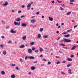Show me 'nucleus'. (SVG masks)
I'll list each match as a JSON object with an SVG mask.
<instances>
[{
  "label": "nucleus",
  "mask_w": 78,
  "mask_h": 78,
  "mask_svg": "<svg viewBox=\"0 0 78 78\" xmlns=\"http://www.w3.org/2000/svg\"><path fill=\"white\" fill-rule=\"evenodd\" d=\"M31 3H33V2H31V3H29L28 4V5L27 6V10H30V8H31Z\"/></svg>",
  "instance_id": "f257e3e1"
},
{
  "label": "nucleus",
  "mask_w": 78,
  "mask_h": 78,
  "mask_svg": "<svg viewBox=\"0 0 78 78\" xmlns=\"http://www.w3.org/2000/svg\"><path fill=\"white\" fill-rule=\"evenodd\" d=\"M70 41H71V40L67 39L66 38H65L64 39V42H70Z\"/></svg>",
  "instance_id": "f03ea898"
},
{
  "label": "nucleus",
  "mask_w": 78,
  "mask_h": 78,
  "mask_svg": "<svg viewBox=\"0 0 78 78\" xmlns=\"http://www.w3.org/2000/svg\"><path fill=\"white\" fill-rule=\"evenodd\" d=\"M14 24L15 25H18V26H19L20 25V23L19 22L18 23V22H17L16 21H14Z\"/></svg>",
  "instance_id": "7ed1b4c3"
},
{
  "label": "nucleus",
  "mask_w": 78,
  "mask_h": 78,
  "mask_svg": "<svg viewBox=\"0 0 78 78\" xmlns=\"http://www.w3.org/2000/svg\"><path fill=\"white\" fill-rule=\"evenodd\" d=\"M3 5L4 6H7L8 5V2H5V3L4 4H3Z\"/></svg>",
  "instance_id": "20e7f679"
},
{
  "label": "nucleus",
  "mask_w": 78,
  "mask_h": 78,
  "mask_svg": "<svg viewBox=\"0 0 78 78\" xmlns=\"http://www.w3.org/2000/svg\"><path fill=\"white\" fill-rule=\"evenodd\" d=\"M28 52L29 53H31L33 52V51H32V50L31 49H29L28 50Z\"/></svg>",
  "instance_id": "39448f33"
},
{
  "label": "nucleus",
  "mask_w": 78,
  "mask_h": 78,
  "mask_svg": "<svg viewBox=\"0 0 78 78\" xmlns=\"http://www.w3.org/2000/svg\"><path fill=\"white\" fill-rule=\"evenodd\" d=\"M10 32L11 33H16V31L13 30V29H12L10 30Z\"/></svg>",
  "instance_id": "423d86ee"
},
{
  "label": "nucleus",
  "mask_w": 78,
  "mask_h": 78,
  "mask_svg": "<svg viewBox=\"0 0 78 78\" xmlns=\"http://www.w3.org/2000/svg\"><path fill=\"white\" fill-rule=\"evenodd\" d=\"M30 22L31 23H35L36 22V20L35 19H33L30 21Z\"/></svg>",
  "instance_id": "0eeeda50"
},
{
  "label": "nucleus",
  "mask_w": 78,
  "mask_h": 78,
  "mask_svg": "<svg viewBox=\"0 0 78 78\" xmlns=\"http://www.w3.org/2000/svg\"><path fill=\"white\" fill-rule=\"evenodd\" d=\"M28 59H34V57L33 56H29L28 57Z\"/></svg>",
  "instance_id": "6e6552de"
},
{
  "label": "nucleus",
  "mask_w": 78,
  "mask_h": 78,
  "mask_svg": "<svg viewBox=\"0 0 78 78\" xmlns=\"http://www.w3.org/2000/svg\"><path fill=\"white\" fill-rule=\"evenodd\" d=\"M22 27H27V24L24 23H23L21 24Z\"/></svg>",
  "instance_id": "1a4fd4ad"
},
{
  "label": "nucleus",
  "mask_w": 78,
  "mask_h": 78,
  "mask_svg": "<svg viewBox=\"0 0 78 78\" xmlns=\"http://www.w3.org/2000/svg\"><path fill=\"white\" fill-rule=\"evenodd\" d=\"M21 20V19L19 18H18L16 19H15V21H17V22H20Z\"/></svg>",
  "instance_id": "9d476101"
},
{
  "label": "nucleus",
  "mask_w": 78,
  "mask_h": 78,
  "mask_svg": "<svg viewBox=\"0 0 78 78\" xmlns=\"http://www.w3.org/2000/svg\"><path fill=\"white\" fill-rule=\"evenodd\" d=\"M77 47V46H73L71 48V50H73L75 49V48H76Z\"/></svg>",
  "instance_id": "9b49d317"
},
{
  "label": "nucleus",
  "mask_w": 78,
  "mask_h": 78,
  "mask_svg": "<svg viewBox=\"0 0 78 78\" xmlns=\"http://www.w3.org/2000/svg\"><path fill=\"white\" fill-rule=\"evenodd\" d=\"M25 48L24 45H22L20 46V48Z\"/></svg>",
  "instance_id": "f8f14e48"
},
{
  "label": "nucleus",
  "mask_w": 78,
  "mask_h": 78,
  "mask_svg": "<svg viewBox=\"0 0 78 78\" xmlns=\"http://www.w3.org/2000/svg\"><path fill=\"white\" fill-rule=\"evenodd\" d=\"M31 69L32 70H34L36 69V67H35L32 66L31 67Z\"/></svg>",
  "instance_id": "ddd939ff"
},
{
  "label": "nucleus",
  "mask_w": 78,
  "mask_h": 78,
  "mask_svg": "<svg viewBox=\"0 0 78 78\" xmlns=\"http://www.w3.org/2000/svg\"><path fill=\"white\" fill-rule=\"evenodd\" d=\"M70 36V34H68L67 35H65V37H69Z\"/></svg>",
  "instance_id": "4468645a"
},
{
  "label": "nucleus",
  "mask_w": 78,
  "mask_h": 78,
  "mask_svg": "<svg viewBox=\"0 0 78 78\" xmlns=\"http://www.w3.org/2000/svg\"><path fill=\"white\" fill-rule=\"evenodd\" d=\"M49 19L50 21H53V19L51 17H49Z\"/></svg>",
  "instance_id": "2eb2a0df"
},
{
  "label": "nucleus",
  "mask_w": 78,
  "mask_h": 78,
  "mask_svg": "<svg viewBox=\"0 0 78 78\" xmlns=\"http://www.w3.org/2000/svg\"><path fill=\"white\" fill-rule=\"evenodd\" d=\"M1 73H2V75H4L5 74V71H2L1 72Z\"/></svg>",
  "instance_id": "dca6fc26"
},
{
  "label": "nucleus",
  "mask_w": 78,
  "mask_h": 78,
  "mask_svg": "<svg viewBox=\"0 0 78 78\" xmlns=\"http://www.w3.org/2000/svg\"><path fill=\"white\" fill-rule=\"evenodd\" d=\"M71 70L70 69H69L68 70V72H69V74H72V72H71Z\"/></svg>",
  "instance_id": "f3484780"
},
{
  "label": "nucleus",
  "mask_w": 78,
  "mask_h": 78,
  "mask_svg": "<svg viewBox=\"0 0 78 78\" xmlns=\"http://www.w3.org/2000/svg\"><path fill=\"white\" fill-rule=\"evenodd\" d=\"M11 77L12 78H14L15 77H16V76H15V75L14 74L13 75L11 76Z\"/></svg>",
  "instance_id": "a211bd4d"
},
{
  "label": "nucleus",
  "mask_w": 78,
  "mask_h": 78,
  "mask_svg": "<svg viewBox=\"0 0 78 78\" xmlns=\"http://www.w3.org/2000/svg\"><path fill=\"white\" fill-rule=\"evenodd\" d=\"M67 59L69 61H72V59L70 58H68Z\"/></svg>",
  "instance_id": "6ab92c4d"
},
{
  "label": "nucleus",
  "mask_w": 78,
  "mask_h": 78,
  "mask_svg": "<svg viewBox=\"0 0 78 78\" xmlns=\"http://www.w3.org/2000/svg\"><path fill=\"white\" fill-rule=\"evenodd\" d=\"M37 37L38 38H41V35L40 34H38Z\"/></svg>",
  "instance_id": "aec40b11"
},
{
  "label": "nucleus",
  "mask_w": 78,
  "mask_h": 78,
  "mask_svg": "<svg viewBox=\"0 0 78 78\" xmlns=\"http://www.w3.org/2000/svg\"><path fill=\"white\" fill-rule=\"evenodd\" d=\"M27 38V37H26V36H24L23 38V40H25Z\"/></svg>",
  "instance_id": "412c9836"
},
{
  "label": "nucleus",
  "mask_w": 78,
  "mask_h": 78,
  "mask_svg": "<svg viewBox=\"0 0 78 78\" xmlns=\"http://www.w3.org/2000/svg\"><path fill=\"white\" fill-rule=\"evenodd\" d=\"M60 46H62V47H64L66 46V45L63 43L61 44H60Z\"/></svg>",
  "instance_id": "4be33fe9"
},
{
  "label": "nucleus",
  "mask_w": 78,
  "mask_h": 78,
  "mask_svg": "<svg viewBox=\"0 0 78 78\" xmlns=\"http://www.w3.org/2000/svg\"><path fill=\"white\" fill-rule=\"evenodd\" d=\"M3 54L4 55H6V51H3Z\"/></svg>",
  "instance_id": "5701e85b"
},
{
  "label": "nucleus",
  "mask_w": 78,
  "mask_h": 78,
  "mask_svg": "<svg viewBox=\"0 0 78 78\" xmlns=\"http://www.w3.org/2000/svg\"><path fill=\"white\" fill-rule=\"evenodd\" d=\"M72 66V65L71 64H69L67 65V67H69L70 66Z\"/></svg>",
  "instance_id": "b1692460"
},
{
  "label": "nucleus",
  "mask_w": 78,
  "mask_h": 78,
  "mask_svg": "<svg viewBox=\"0 0 78 78\" xmlns=\"http://www.w3.org/2000/svg\"><path fill=\"white\" fill-rule=\"evenodd\" d=\"M70 14H71V12H69L67 13H66V15H67V16H69V15H70Z\"/></svg>",
  "instance_id": "393cba45"
},
{
  "label": "nucleus",
  "mask_w": 78,
  "mask_h": 78,
  "mask_svg": "<svg viewBox=\"0 0 78 78\" xmlns=\"http://www.w3.org/2000/svg\"><path fill=\"white\" fill-rule=\"evenodd\" d=\"M42 51H43V49H42V48H40V52H42Z\"/></svg>",
  "instance_id": "a878e982"
},
{
  "label": "nucleus",
  "mask_w": 78,
  "mask_h": 78,
  "mask_svg": "<svg viewBox=\"0 0 78 78\" xmlns=\"http://www.w3.org/2000/svg\"><path fill=\"white\" fill-rule=\"evenodd\" d=\"M34 44V42H32L30 43V45H33Z\"/></svg>",
  "instance_id": "bb28decb"
},
{
  "label": "nucleus",
  "mask_w": 78,
  "mask_h": 78,
  "mask_svg": "<svg viewBox=\"0 0 78 78\" xmlns=\"http://www.w3.org/2000/svg\"><path fill=\"white\" fill-rule=\"evenodd\" d=\"M0 47L1 48H3V44H0Z\"/></svg>",
  "instance_id": "cd10ccee"
},
{
  "label": "nucleus",
  "mask_w": 78,
  "mask_h": 78,
  "mask_svg": "<svg viewBox=\"0 0 78 78\" xmlns=\"http://www.w3.org/2000/svg\"><path fill=\"white\" fill-rule=\"evenodd\" d=\"M44 38H47L48 37V36L47 35H45L44 36Z\"/></svg>",
  "instance_id": "c85d7f7f"
},
{
  "label": "nucleus",
  "mask_w": 78,
  "mask_h": 78,
  "mask_svg": "<svg viewBox=\"0 0 78 78\" xmlns=\"http://www.w3.org/2000/svg\"><path fill=\"white\" fill-rule=\"evenodd\" d=\"M2 22L3 23H5V21L4 20H2Z\"/></svg>",
  "instance_id": "c756f323"
},
{
  "label": "nucleus",
  "mask_w": 78,
  "mask_h": 78,
  "mask_svg": "<svg viewBox=\"0 0 78 78\" xmlns=\"http://www.w3.org/2000/svg\"><path fill=\"white\" fill-rule=\"evenodd\" d=\"M61 74H62V75H65V74H66V73H65V72H62L61 73Z\"/></svg>",
  "instance_id": "7c9ffc66"
},
{
  "label": "nucleus",
  "mask_w": 78,
  "mask_h": 78,
  "mask_svg": "<svg viewBox=\"0 0 78 78\" xmlns=\"http://www.w3.org/2000/svg\"><path fill=\"white\" fill-rule=\"evenodd\" d=\"M62 34H67V32L64 31L63 33H62Z\"/></svg>",
  "instance_id": "2f4dec72"
},
{
  "label": "nucleus",
  "mask_w": 78,
  "mask_h": 78,
  "mask_svg": "<svg viewBox=\"0 0 78 78\" xmlns=\"http://www.w3.org/2000/svg\"><path fill=\"white\" fill-rule=\"evenodd\" d=\"M16 69L17 70H19V67L16 66Z\"/></svg>",
  "instance_id": "473e14b6"
},
{
  "label": "nucleus",
  "mask_w": 78,
  "mask_h": 78,
  "mask_svg": "<svg viewBox=\"0 0 78 78\" xmlns=\"http://www.w3.org/2000/svg\"><path fill=\"white\" fill-rule=\"evenodd\" d=\"M72 29L68 30L67 31L68 33H69L70 31H72Z\"/></svg>",
  "instance_id": "72a5a7b5"
},
{
  "label": "nucleus",
  "mask_w": 78,
  "mask_h": 78,
  "mask_svg": "<svg viewBox=\"0 0 78 78\" xmlns=\"http://www.w3.org/2000/svg\"><path fill=\"white\" fill-rule=\"evenodd\" d=\"M57 1L58 3H61L62 2V1H59L58 0H57Z\"/></svg>",
  "instance_id": "f704fd0d"
},
{
  "label": "nucleus",
  "mask_w": 78,
  "mask_h": 78,
  "mask_svg": "<svg viewBox=\"0 0 78 78\" xmlns=\"http://www.w3.org/2000/svg\"><path fill=\"white\" fill-rule=\"evenodd\" d=\"M43 28H41L40 30V31H41V32H42V31H43Z\"/></svg>",
  "instance_id": "c9c22d12"
},
{
  "label": "nucleus",
  "mask_w": 78,
  "mask_h": 78,
  "mask_svg": "<svg viewBox=\"0 0 78 78\" xmlns=\"http://www.w3.org/2000/svg\"><path fill=\"white\" fill-rule=\"evenodd\" d=\"M35 53H38V52H39V50H37L36 51H35Z\"/></svg>",
  "instance_id": "e433bc0d"
},
{
  "label": "nucleus",
  "mask_w": 78,
  "mask_h": 78,
  "mask_svg": "<svg viewBox=\"0 0 78 78\" xmlns=\"http://www.w3.org/2000/svg\"><path fill=\"white\" fill-rule=\"evenodd\" d=\"M33 51H34L35 50V48L33 47L32 48Z\"/></svg>",
  "instance_id": "4c0bfd02"
},
{
  "label": "nucleus",
  "mask_w": 78,
  "mask_h": 78,
  "mask_svg": "<svg viewBox=\"0 0 78 78\" xmlns=\"http://www.w3.org/2000/svg\"><path fill=\"white\" fill-rule=\"evenodd\" d=\"M28 59V56H26L25 57V60H27Z\"/></svg>",
  "instance_id": "58836bf2"
},
{
  "label": "nucleus",
  "mask_w": 78,
  "mask_h": 78,
  "mask_svg": "<svg viewBox=\"0 0 78 78\" xmlns=\"http://www.w3.org/2000/svg\"><path fill=\"white\" fill-rule=\"evenodd\" d=\"M60 9L61 11H63V10H64V9L61 7H60Z\"/></svg>",
  "instance_id": "ea45409f"
},
{
  "label": "nucleus",
  "mask_w": 78,
  "mask_h": 78,
  "mask_svg": "<svg viewBox=\"0 0 78 78\" xmlns=\"http://www.w3.org/2000/svg\"><path fill=\"white\" fill-rule=\"evenodd\" d=\"M12 67H14V66H16V64H12Z\"/></svg>",
  "instance_id": "a19ab883"
},
{
  "label": "nucleus",
  "mask_w": 78,
  "mask_h": 78,
  "mask_svg": "<svg viewBox=\"0 0 78 78\" xmlns=\"http://www.w3.org/2000/svg\"><path fill=\"white\" fill-rule=\"evenodd\" d=\"M48 64L49 65H50L51 64V62H48Z\"/></svg>",
  "instance_id": "79ce46f5"
},
{
  "label": "nucleus",
  "mask_w": 78,
  "mask_h": 78,
  "mask_svg": "<svg viewBox=\"0 0 78 78\" xmlns=\"http://www.w3.org/2000/svg\"><path fill=\"white\" fill-rule=\"evenodd\" d=\"M21 12H22V11L21 10H20L18 12V13H21Z\"/></svg>",
  "instance_id": "37998d69"
},
{
  "label": "nucleus",
  "mask_w": 78,
  "mask_h": 78,
  "mask_svg": "<svg viewBox=\"0 0 78 78\" xmlns=\"http://www.w3.org/2000/svg\"><path fill=\"white\" fill-rule=\"evenodd\" d=\"M61 63L59 62H56L57 64H60Z\"/></svg>",
  "instance_id": "c03bdc74"
},
{
  "label": "nucleus",
  "mask_w": 78,
  "mask_h": 78,
  "mask_svg": "<svg viewBox=\"0 0 78 78\" xmlns=\"http://www.w3.org/2000/svg\"><path fill=\"white\" fill-rule=\"evenodd\" d=\"M70 2H74V0H70Z\"/></svg>",
  "instance_id": "a18cd8bd"
},
{
  "label": "nucleus",
  "mask_w": 78,
  "mask_h": 78,
  "mask_svg": "<svg viewBox=\"0 0 78 78\" xmlns=\"http://www.w3.org/2000/svg\"><path fill=\"white\" fill-rule=\"evenodd\" d=\"M33 63L34 64H35V63L36 64H37V61H34V62Z\"/></svg>",
  "instance_id": "49530a36"
},
{
  "label": "nucleus",
  "mask_w": 78,
  "mask_h": 78,
  "mask_svg": "<svg viewBox=\"0 0 78 78\" xmlns=\"http://www.w3.org/2000/svg\"><path fill=\"white\" fill-rule=\"evenodd\" d=\"M20 61H21L22 62H23V60H22V59H20Z\"/></svg>",
  "instance_id": "de8ad7c7"
},
{
  "label": "nucleus",
  "mask_w": 78,
  "mask_h": 78,
  "mask_svg": "<svg viewBox=\"0 0 78 78\" xmlns=\"http://www.w3.org/2000/svg\"><path fill=\"white\" fill-rule=\"evenodd\" d=\"M39 12H37L36 13V14L37 15H38V14H39Z\"/></svg>",
  "instance_id": "09e8293b"
},
{
  "label": "nucleus",
  "mask_w": 78,
  "mask_h": 78,
  "mask_svg": "<svg viewBox=\"0 0 78 78\" xmlns=\"http://www.w3.org/2000/svg\"><path fill=\"white\" fill-rule=\"evenodd\" d=\"M9 28V26H7V27H6V29H8V28Z\"/></svg>",
  "instance_id": "8fccbe9b"
},
{
  "label": "nucleus",
  "mask_w": 78,
  "mask_h": 78,
  "mask_svg": "<svg viewBox=\"0 0 78 78\" xmlns=\"http://www.w3.org/2000/svg\"><path fill=\"white\" fill-rule=\"evenodd\" d=\"M21 8H25V5H22V7H21Z\"/></svg>",
  "instance_id": "3c124183"
},
{
  "label": "nucleus",
  "mask_w": 78,
  "mask_h": 78,
  "mask_svg": "<svg viewBox=\"0 0 78 78\" xmlns=\"http://www.w3.org/2000/svg\"><path fill=\"white\" fill-rule=\"evenodd\" d=\"M1 37L2 39H4V38H5V37L4 36H2Z\"/></svg>",
  "instance_id": "603ef678"
},
{
  "label": "nucleus",
  "mask_w": 78,
  "mask_h": 78,
  "mask_svg": "<svg viewBox=\"0 0 78 78\" xmlns=\"http://www.w3.org/2000/svg\"><path fill=\"white\" fill-rule=\"evenodd\" d=\"M51 2L53 4H54V3H55V1H52Z\"/></svg>",
  "instance_id": "864d4df0"
},
{
  "label": "nucleus",
  "mask_w": 78,
  "mask_h": 78,
  "mask_svg": "<svg viewBox=\"0 0 78 78\" xmlns=\"http://www.w3.org/2000/svg\"><path fill=\"white\" fill-rule=\"evenodd\" d=\"M62 62V63H66V61H63Z\"/></svg>",
  "instance_id": "5fc2aeb1"
},
{
  "label": "nucleus",
  "mask_w": 78,
  "mask_h": 78,
  "mask_svg": "<svg viewBox=\"0 0 78 78\" xmlns=\"http://www.w3.org/2000/svg\"><path fill=\"white\" fill-rule=\"evenodd\" d=\"M11 42H12V41H10L8 42V44H11Z\"/></svg>",
  "instance_id": "6e6d98bb"
},
{
  "label": "nucleus",
  "mask_w": 78,
  "mask_h": 78,
  "mask_svg": "<svg viewBox=\"0 0 78 78\" xmlns=\"http://www.w3.org/2000/svg\"><path fill=\"white\" fill-rule=\"evenodd\" d=\"M78 26L77 25H76V26H74V28H76V27H77V26Z\"/></svg>",
  "instance_id": "4d7b16f0"
},
{
  "label": "nucleus",
  "mask_w": 78,
  "mask_h": 78,
  "mask_svg": "<svg viewBox=\"0 0 78 78\" xmlns=\"http://www.w3.org/2000/svg\"><path fill=\"white\" fill-rule=\"evenodd\" d=\"M41 18H42V19H44V18H45V17L44 16H42Z\"/></svg>",
  "instance_id": "13d9d810"
},
{
  "label": "nucleus",
  "mask_w": 78,
  "mask_h": 78,
  "mask_svg": "<svg viewBox=\"0 0 78 78\" xmlns=\"http://www.w3.org/2000/svg\"><path fill=\"white\" fill-rule=\"evenodd\" d=\"M74 57V55H72L71 56V58H73Z\"/></svg>",
  "instance_id": "bf43d9fd"
},
{
  "label": "nucleus",
  "mask_w": 78,
  "mask_h": 78,
  "mask_svg": "<svg viewBox=\"0 0 78 78\" xmlns=\"http://www.w3.org/2000/svg\"><path fill=\"white\" fill-rule=\"evenodd\" d=\"M40 58H42V57H43V55H41L40 56Z\"/></svg>",
  "instance_id": "052dcab7"
},
{
  "label": "nucleus",
  "mask_w": 78,
  "mask_h": 78,
  "mask_svg": "<svg viewBox=\"0 0 78 78\" xmlns=\"http://www.w3.org/2000/svg\"><path fill=\"white\" fill-rule=\"evenodd\" d=\"M56 58H59V56H56Z\"/></svg>",
  "instance_id": "680f3d73"
},
{
  "label": "nucleus",
  "mask_w": 78,
  "mask_h": 78,
  "mask_svg": "<svg viewBox=\"0 0 78 78\" xmlns=\"http://www.w3.org/2000/svg\"><path fill=\"white\" fill-rule=\"evenodd\" d=\"M24 17L25 16H21V18H23V17Z\"/></svg>",
  "instance_id": "e2e57ef3"
},
{
  "label": "nucleus",
  "mask_w": 78,
  "mask_h": 78,
  "mask_svg": "<svg viewBox=\"0 0 78 78\" xmlns=\"http://www.w3.org/2000/svg\"><path fill=\"white\" fill-rule=\"evenodd\" d=\"M43 61H46V60L44 58L43 59Z\"/></svg>",
  "instance_id": "0e129e2a"
},
{
  "label": "nucleus",
  "mask_w": 78,
  "mask_h": 78,
  "mask_svg": "<svg viewBox=\"0 0 78 78\" xmlns=\"http://www.w3.org/2000/svg\"><path fill=\"white\" fill-rule=\"evenodd\" d=\"M61 39V37H59V38H58L57 39V40H59V39Z\"/></svg>",
  "instance_id": "69168bd1"
},
{
  "label": "nucleus",
  "mask_w": 78,
  "mask_h": 78,
  "mask_svg": "<svg viewBox=\"0 0 78 78\" xmlns=\"http://www.w3.org/2000/svg\"><path fill=\"white\" fill-rule=\"evenodd\" d=\"M61 28V26H59L58 27V28Z\"/></svg>",
  "instance_id": "338daca9"
},
{
  "label": "nucleus",
  "mask_w": 78,
  "mask_h": 78,
  "mask_svg": "<svg viewBox=\"0 0 78 78\" xmlns=\"http://www.w3.org/2000/svg\"><path fill=\"white\" fill-rule=\"evenodd\" d=\"M56 33H57V34H58V33H59V31H56Z\"/></svg>",
  "instance_id": "774afa93"
}]
</instances>
